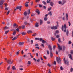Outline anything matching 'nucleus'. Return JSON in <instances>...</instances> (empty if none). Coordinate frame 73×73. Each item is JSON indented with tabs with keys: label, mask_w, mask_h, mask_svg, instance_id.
<instances>
[{
	"label": "nucleus",
	"mask_w": 73,
	"mask_h": 73,
	"mask_svg": "<svg viewBox=\"0 0 73 73\" xmlns=\"http://www.w3.org/2000/svg\"><path fill=\"white\" fill-rule=\"evenodd\" d=\"M22 6H17L16 7V8L14 9L15 11H16V9H19V11H21V8Z\"/></svg>",
	"instance_id": "obj_4"
},
{
	"label": "nucleus",
	"mask_w": 73,
	"mask_h": 73,
	"mask_svg": "<svg viewBox=\"0 0 73 73\" xmlns=\"http://www.w3.org/2000/svg\"><path fill=\"white\" fill-rule=\"evenodd\" d=\"M48 49L50 51V52H52V47L51 46H50V45H48Z\"/></svg>",
	"instance_id": "obj_10"
},
{
	"label": "nucleus",
	"mask_w": 73,
	"mask_h": 73,
	"mask_svg": "<svg viewBox=\"0 0 73 73\" xmlns=\"http://www.w3.org/2000/svg\"><path fill=\"white\" fill-rule=\"evenodd\" d=\"M52 9V7H50L48 9V11H50Z\"/></svg>",
	"instance_id": "obj_39"
},
{
	"label": "nucleus",
	"mask_w": 73,
	"mask_h": 73,
	"mask_svg": "<svg viewBox=\"0 0 73 73\" xmlns=\"http://www.w3.org/2000/svg\"><path fill=\"white\" fill-rule=\"evenodd\" d=\"M68 44H69V45H70V44H72V42H71V41H69Z\"/></svg>",
	"instance_id": "obj_47"
},
{
	"label": "nucleus",
	"mask_w": 73,
	"mask_h": 73,
	"mask_svg": "<svg viewBox=\"0 0 73 73\" xmlns=\"http://www.w3.org/2000/svg\"><path fill=\"white\" fill-rule=\"evenodd\" d=\"M19 54V51L17 52H16V54L17 56Z\"/></svg>",
	"instance_id": "obj_46"
},
{
	"label": "nucleus",
	"mask_w": 73,
	"mask_h": 73,
	"mask_svg": "<svg viewBox=\"0 0 73 73\" xmlns=\"http://www.w3.org/2000/svg\"><path fill=\"white\" fill-rule=\"evenodd\" d=\"M59 32H60V31H59V30H56V31L54 34V35L56 36V35H57V34H58V33H59Z\"/></svg>",
	"instance_id": "obj_9"
},
{
	"label": "nucleus",
	"mask_w": 73,
	"mask_h": 73,
	"mask_svg": "<svg viewBox=\"0 0 73 73\" xmlns=\"http://www.w3.org/2000/svg\"><path fill=\"white\" fill-rule=\"evenodd\" d=\"M5 10H6V11H8V7H5Z\"/></svg>",
	"instance_id": "obj_49"
},
{
	"label": "nucleus",
	"mask_w": 73,
	"mask_h": 73,
	"mask_svg": "<svg viewBox=\"0 0 73 73\" xmlns=\"http://www.w3.org/2000/svg\"><path fill=\"white\" fill-rule=\"evenodd\" d=\"M40 25H42L43 23V21L42 20H40Z\"/></svg>",
	"instance_id": "obj_13"
},
{
	"label": "nucleus",
	"mask_w": 73,
	"mask_h": 73,
	"mask_svg": "<svg viewBox=\"0 0 73 73\" xmlns=\"http://www.w3.org/2000/svg\"><path fill=\"white\" fill-rule=\"evenodd\" d=\"M30 10H31L30 9H29L28 10V15H29V14L30 13H31V12H30Z\"/></svg>",
	"instance_id": "obj_37"
},
{
	"label": "nucleus",
	"mask_w": 73,
	"mask_h": 73,
	"mask_svg": "<svg viewBox=\"0 0 73 73\" xmlns=\"http://www.w3.org/2000/svg\"><path fill=\"white\" fill-rule=\"evenodd\" d=\"M56 23L57 24V26L58 27V24H59V22H56Z\"/></svg>",
	"instance_id": "obj_50"
},
{
	"label": "nucleus",
	"mask_w": 73,
	"mask_h": 73,
	"mask_svg": "<svg viewBox=\"0 0 73 73\" xmlns=\"http://www.w3.org/2000/svg\"><path fill=\"white\" fill-rule=\"evenodd\" d=\"M48 14V15H50L51 16H52V11H49Z\"/></svg>",
	"instance_id": "obj_16"
},
{
	"label": "nucleus",
	"mask_w": 73,
	"mask_h": 73,
	"mask_svg": "<svg viewBox=\"0 0 73 73\" xmlns=\"http://www.w3.org/2000/svg\"><path fill=\"white\" fill-rule=\"evenodd\" d=\"M11 60L10 59H9L7 60V63L8 64H11Z\"/></svg>",
	"instance_id": "obj_18"
},
{
	"label": "nucleus",
	"mask_w": 73,
	"mask_h": 73,
	"mask_svg": "<svg viewBox=\"0 0 73 73\" xmlns=\"http://www.w3.org/2000/svg\"><path fill=\"white\" fill-rule=\"evenodd\" d=\"M72 36L73 37V31H72Z\"/></svg>",
	"instance_id": "obj_64"
},
{
	"label": "nucleus",
	"mask_w": 73,
	"mask_h": 73,
	"mask_svg": "<svg viewBox=\"0 0 73 73\" xmlns=\"http://www.w3.org/2000/svg\"><path fill=\"white\" fill-rule=\"evenodd\" d=\"M9 12H10V11L9 10H8V12L7 13V15H8V14L9 13Z\"/></svg>",
	"instance_id": "obj_58"
},
{
	"label": "nucleus",
	"mask_w": 73,
	"mask_h": 73,
	"mask_svg": "<svg viewBox=\"0 0 73 73\" xmlns=\"http://www.w3.org/2000/svg\"><path fill=\"white\" fill-rule=\"evenodd\" d=\"M44 19L45 21H46V20H48V18H47L46 17H44Z\"/></svg>",
	"instance_id": "obj_33"
},
{
	"label": "nucleus",
	"mask_w": 73,
	"mask_h": 73,
	"mask_svg": "<svg viewBox=\"0 0 73 73\" xmlns=\"http://www.w3.org/2000/svg\"><path fill=\"white\" fill-rule=\"evenodd\" d=\"M12 69L13 70H16V67H15L14 66H13V67H12Z\"/></svg>",
	"instance_id": "obj_31"
},
{
	"label": "nucleus",
	"mask_w": 73,
	"mask_h": 73,
	"mask_svg": "<svg viewBox=\"0 0 73 73\" xmlns=\"http://www.w3.org/2000/svg\"><path fill=\"white\" fill-rule=\"evenodd\" d=\"M66 19L68 21V13L66 14Z\"/></svg>",
	"instance_id": "obj_11"
},
{
	"label": "nucleus",
	"mask_w": 73,
	"mask_h": 73,
	"mask_svg": "<svg viewBox=\"0 0 73 73\" xmlns=\"http://www.w3.org/2000/svg\"><path fill=\"white\" fill-rule=\"evenodd\" d=\"M49 3H50V5L51 7H53V5H54V3H53V2H50L51 0H49Z\"/></svg>",
	"instance_id": "obj_6"
},
{
	"label": "nucleus",
	"mask_w": 73,
	"mask_h": 73,
	"mask_svg": "<svg viewBox=\"0 0 73 73\" xmlns=\"http://www.w3.org/2000/svg\"><path fill=\"white\" fill-rule=\"evenodd\" d=\"M36 33H35V34H34L32 35V36H36Z\"/></svg>",
	"instance_id": "obj_52"
},
{
	"label": "nucleus",
	"mask_w": 73,
	"mask_h": 73,
	"mask_svg": "<svg viewBox=\"0 0 73 73\" xmlns=\"http://www.w3.org/2000/svg\"><path fill=\"white\" fill-rule=\"evenodd\" d=\"M32 31L31 30H28L27 31V33H32Z\"/></svg>",
	"instance_id": "obj_19"
},
{
	"label": "nucleus",
	"mask_w": 73,
	"mask_h": 73,
	"mask_svg": "<svg viewBox=\"0 0 73 73\" xmlns=\"http://www.w3.org/2000/svg\"><path fill=\"white\" fill-rule=\"evenodd\" d=\"M8 28H9V27H7V26H5L4 27V30H6V29H8Z\"/></svg>",
	"instance_id": "obj_23"
},
{
	"label": "nucleus",
	"mask_w": 73,
	"mask_h": 73,
	"mask_svg": "<svg viewBox=\"0 0 73 73\" xmlns=\"http://www.w3.org/2000/svg\"><path fill=\"white\" fill-rule=\"evenodd\" d=\"M71 72H73V68L72 67L70 69Z\"/></svg>",
	"instance_id": "obj_45"
},
{
	"label": "nucleus",
	"mask_w": 73,
	"mask_h": 73,
	"mask_svg": "<svg viewBox=\"0 0 73 73\" xmlns=\"http://www.w3.org/2000/svg\"><path fill=\"white\" fill-rule=\"evenodd\" d=\"M22 29H24L25 28V25H22Z\"/></svg>",
	"instance_id": "obj_43"
},
{
	"label": "nucleus",
	"mask_w": 73,
	"mask_h": 73,
	"mask_svg": "<svg viewBox=\"0 0 73 73\" xmlns=\"http://www.w3.org/2000/svg\"><path fill=\"white\" fill-rule=\"evenodd\" d=\"M65 3H66V1L64 0H63L62 2L63 4H64Z\"/></svg>",
	"instance_id": "obj_32"
},
{
	"label": "nucleus",
	"mask_w": 73,
	"mask_h": 73,
	"mask_svg": "<svg viewBox=\"0 0 73 73\" xmlns=\"http://www.w3.org/2000/svg\"><path fill=\"white\" fill-rule=\"evenodd\" d=\"M20 70L22 71V70H24V69L23 68H19Z\"/></svg>",
	"instance_id": "obj_63"
},
{
	"label": "nucleus",
	"mask_w": 73,
	"mask_h": 73,
	"mask_svg": "<svg viewBox=\"0 0 73 73\" xmlns=\"http://www.w3.org/2000/svg\"><path fill=\"white\" fill-rule=\"evenodd\" d=\"M39 26V25H38V23H36L35 24L36 27H38Z\"/></svg>",
	"instance_id": "obj_21"
},
{
	"label": "nucleus",
	"mask_w": 73,
	"mask_h": 73,
	"mask_svg": "<svg viewBox=\"0 0 73 73\" xmlns=\"http://www.w3.org/2000/svg\"><path fill=\"white\" fill-rule=\"evenodd\" d=\"M40 40L41 41H42V43H43V44H45V43L46 42V41L44 40L42 38H40Z\"/></svg>",
	"instance_id": "obj_7"
},
{
	"label": "nucleus",
	"mask_w": 73,
	"mask_h": 73,
	"mask_svg": "<svg viewBox=\"0 0 73 73\" xmlns=\"http://www.w3.org/2000/svg\"><path fill=\"white\" fill-rule=\"evenodd\" d=\"M28 14V13L26 12H24V15L26 16H27V15Z\"/></svg>",
	"instance_id": "obj_22"
},
{
	"label": "nucleus",
	"mask_w": 73,
	"mask_h": 73,
	"mask_svg": "<svg viewBox=\"0 0 73 73\" xmlns=\"http://www.w3.org/2000/svg\"><path fill=\"white\" fill-rule=\"evenodd\" d=\"M22 35H25L26 34V33H25L24 32H22L21 33Z\"/></svg>",
	"instance_id": "obj_30"
},
{
	"label": "nucleus",
	"mask_w": 73,
	"mask_h": 73,
	"mask_svg": "<svg viewBox=\"0 0 73 73\" xmlns=\"http://www.w3.org/2000/svg\"><path fill=\"white\" fill-rule=\"evenodd\" d=\"M56 59L58 62V64H60V63H61V59L60 58H58V57H57Z\"/></svg>",
	"instance_id": "obj_5"
},
{
	"label": "nucleus",
	"mask_w": 73,
	"mask_h": 73,
	"mask_svg": "<svg viewBox=\"0 0 73 73\" xmlns=\"http://www.w3.org/2000/svg\"><path fill=\"white\" fill-rule=\"evenodd\" d=\"M40 46H42V47H43V48H44V45L43 44H41Z\"/></svg>",
	"instance_id": "obj_26"
},
{
	"label": "nucleus",
	"mask_w": 73,
	"mask_h": 73,
	"mask_svg": "<svg viewBox=\"0 0 73 73\" xmlns=\"http://www.w3.org/2000/svg\"><path fill=\"white\" fill-rule=\"evenodd\" d=\"M9 32V30H7V31H6L5 32V34H7L8 32Z\"/></svg>",
	"instance_id": "obj_41"
},
{
	"label": "nucleus",
	"mask_w": 73,
	"mask_h": 73,
	"mask_svg": "<svg viewBox=\"0 0 73 73\" xmlns=\"http://www.w3.org/2000/svg\"><path fill=\"white\" fill-rule=\"evenodd\" d=\"M16 35V31H14L13 33V35Z\"/></svg>",
	"instance_id": "obj_35"
},
{
	"label": "nucleus",
	"mask_w": 73,
	"mask_h": 73,
	"mask_svg": "<svg viewBox=\"0 0 73 73\" xmlns=\"http://www.w3.org/2000/svg\"><path fill=\"white\" fill-rule=\"evenodd\" d=\"M58 41L60 43L61 42V39L60 38H59L58 39Z\"/></svg>",
	"instance_id": "obj_27"
},
{
	"label": "nucleus",
	"mask_w": 73,
	"mask_h": 73,
	"mask_svg": "<svg viewBox=\"0 0 73 73\" xmlns=\"http://www.w3.org/2000/svg\"><path fill=\"white\" fill-rule=\"evenodd\" d=\"M38 5H39L40 8H41V7H42V5H41V4L40 5V4H39Z\"/></svg>",
	"instance_id": "obj_44"
},
{
	"label": "nucleus",
	"mask_w": 73,
	"mask_h": 73,
	"mask_svg": "<svg viewBox=\"0 0 73 73\" xmlns=\"http://www.w3.org/2000/svg\"><path fill=\"white\" fill-rule=\"evenodd\" d=\"M16 30L17 31H18V32H19V31H20L19 29V28H18L16 29Z\"/></svg>",
	"instance_id": "obj_48"
},
{
	"label": "nucleus",
	"mask_w": 73,
	"mask_h": 73,
	"mask_svg": "<svg viewBox=\"0 0 73 73\" xmlns=\"http://www.w3.org/2000/svg\"><path fill=\"white\" fill-rule=\"evenodd\" d=\"M24 42H20L19 43V45H24Z\"/></svg>",
	"instance_id": "obj_15"
},
{
	"label": "nucleus",
	"mask_w": 73,
	"mask_h": 73,
	"mask_svg": "<svg viewBox=\"0 0 73 73\" xmlns=\"http://www.w3.org/2000/svg\"><path fill=\"white\" fill-rule=\"evenodd\" d=\"M42 3H43V4H44V5H45V4H46V2H45L44 1H43L42 2Z\"/></svg>",
	"instance_id": "obj_61"
},
{
	"label": "nucleus",
	"mask_w": 73,
	"mask_h": 73,
	"mask_svg": "<svg viewBox=\"0 0 73 73\" xmlns=\"http://www.w3.org/2000/svg\"><path fill=\"white\" fill-rule=\"evenodd\" d=\"M35 40H40V38H35Z\"/></svg>",
	"instance_id": "obj_38"
},
{
	"label": "nucleus",
	"mask_w": 73,
	"mask_h": 73,
	"mask_svg": "<svg viewBox=\"0 0 73 73\" xmlns=\"http://www.w3.org/2000/svg\"><path fill=\"white\" fill-rule=\"evenodd\" d=\"M50 23V21H47V24H49Z\"/></svg>",
	"instance_id": "obj_42"
},
{
	"label": "nucleus",
	"mask_w": 73,
	"mask_h": 73,
	"mask_svg": "<svg viewBox=\"0 0 73 73\" xmlns=\"http://www.w3.org/2000/svg\"><path fill=\"white\" fill-rule=\"evenodd\" d=\"M28 62L27 63V64L28 65H27V66H29V65H31V61H28Z\"/></svg>",
	"instance_id": "obj_25"
},
{
	"label": "nucleus",
	"mask_w": 73,
	"mask_h": 73,
	"mask_svg": "<svg viewBox=\"0 0 73 73\" xmlns=\"http://www.w3.org/2000/svg\"><path fill=\"white\" fill-rule=\"evenodd\" d=\"M50 52V56L51 57H53V54H52V51Z\"/></svg>",
	"instance_id": "obj_28"
},
{
	"label": "nucleus",
	"mask_w": 73,
	"mask_h": 73,
	"mask_svg": "<svg viewBox=\"0 0 73 73\" xmlns=\"http://www.w3.org/2000/svg\"><path fill=\"white\" fill-rule=\"evenodd\" d=\"M58 3L59 4H62V2L59 1L58 2Z\"/></svg>",
	"instance_id": "obj_55"
},
{
	"label": "nucleus",
	"mask_w": 73,
	"mask_h": 73,
	"mask_svg": "<svg viewBox=\"0 0 73 73\" xmlns=\"http://www.w3.org/2000/svg\"><path fill=\"white\" fill-rule=\"evenodd\" d=\"M57 45L58 46V48L60 50H62V46L59 45V44H58V43L57 44Z\"/></svg>",
	"instance_id": "obj_8"
},
{
	"label": "nucleus",
	"mask_w": 73,
	"mask_h": 73,
	"mask_svg": "<svg viewBox=\"0 0 73 73\" xmlns=\"http://www.w3.org/2000/svg\"><path fill=\"white\" fill-rule=\"evenodd\" d=\"M60 69H61V70H63V69H64V68H62V67L61 66L60 67Z\"/></svg>",
	"instance_id": "obj_51"
},
{
	"label": "nucleus",
	"mask_w": 73,
	"mask_h": 73,
	"mask_svg": "<svg viewBox=\"0 0 73 73\" xmlns=\"http://www.w3.org/2000/svg\"><path fill=\"white\" fill-rule=\"evenodd\" d=\"M56 45H54L53 46V48L54 49H54H55V48H56Z\"/></svg>",
	"instance_id": "obj_36"
},
{
	"label": "nucleus",
	"mask_w": 73,
	"mask_h": 73,
	"mask_svg": "<svg viewBox=\"0 0 73 73\" xmlns=\"http://www.w3.org/2000/svg\"><path fill=\"white\" fill-rule=\"evenodd\" d=\"M54 26H53V27H51V28L52 29H54Z\"/></svg>",
	"instance_id": "obj_54"
},
{
	"label": "nucleus",
	"mask_w": 73,
	"mask_h": 73,
	"mask_svg": "<svg viewBox=\"0 0 73 73\" xmlns=\"http://www.w3.org/2000/svg\"><path fill=\"white\" fill-rule=\"evenodd\" d=\"M63 61L65 64H66V65H68L69 64L68 60H65V58H63Z\"/></svg>",
	"instance_id": "obj_3"
},
{
	"label": "nucleus",
	"mask_w": 73,
	"mask_h": 73,
	"mask_svg": "<svg viewBox=\"0 0 73 73\" xmlns=\"http://www.w3.org/2000/svg\"><path fill=\"white\" fill-rule=\"evenodd\" d=\"M64 25H62L61 27L62 29V31H64V32H66V28H67V27L66 26V24H64Z\"/></svg>",
	"instance_id": "obj_1"
},
{
	"label": "nucleus",
	"mask_w": 73,
	"mask_h": 73,
	"mask_svg": "<svg viewBox=\"0 0 73 73\" xmlns=\"http://www.w3.org/2000/svg\"><path fill=\"white\" fill-rule=\"evenodd\" d=\"M51 71L50 70V69L49 70V72L48 73H51Z\"/></svg>",
	"instance_id": "obj_62"
},
{
	"label": "nucleus",
	"mask_w": 73,
	"mask_h": 73,
	"mask_svg": "<svg viewBox=\"0 0 73 73\" xmlns=\"http://www.w3.org/2000/svg\"><path fill=\"white\" fill-rule=\"evenodd\" d=\"M57 29V26H54V29Z\"/></svg>",
	"instance_id": "obj_34"
},
{
	"label": "nucleus",
	"mask_w": 73,
	"mask_h": 73,
	"mask_svg": "<svg viewBox=\"0 0 73 73\" xmlns=\"http://www.w3.org/2000/svg\"><path fill=\"white\" fill-rule=\"evenodd\" d=\"M69 58H70L72 60H73V58H72V55L71 54H69Z\"/></svg>",
	"instance_id": "obj_14"
},
{
	"label": "nucleus",
	"mask_w": 73,
	"mask_h": 73,
	"mask_svg": "<svg viewBox=\"0 0 73 73\" xmlns=\"http://www.w3.org/2000/svg\"><path fill=\"white\" fill-rule=\"evenodd\" d=\"M29 3V2H26L25 3V7H28V4Z\"/></svg>",
	"instance_id": "obj_17"
},
{
	"label": "nucleus",
	"mask_w": 73,
	"mask_h": 73,
	"mask_svg": "<svg viewBox=\"0 0 73 73\" xmlns=\"http://www.w3.org/2000/svg\"><path fill=\"white\" fill-rule=\"evenodd\" d=\"M35 12L36 13H37L38 15H39L40 14V11H39V10H38V9H36V10L35 11Z\"/></svg>",
	"instance_id": "obj_12"
},
{
	"label": "nucleus",
	"mask_w": 73,
	"mask_h": 73,
	"mask_svg": "<svg viewBox=\"0 0 73 73\" xmlns=\"http://www.w3.org/2000/svg\"><path fill=\"white\" fill-rule=\"evenodd\" d=\"M60 37V36H59L58 35H57L56 36V37L57 38H59Z\"/></svg>",
	"instance_id": "obj_56"
},
{
	"label": "nucleus",
	"mask_w": 73,
	"mask_h": 73,
	"mask_svg": "<svg viewBox=\"0 0 73 73\" xmlns=\"http://www.w3.org/2000/svg\"><path fill=\"white\" fill-rule=\"evenodd\" d=\"M16 39H17V38H16V37H14L12 39V40H13V41H14V40H15Z\"/></svg>",
	"instance_id": "obj_29"
},
{
	"label": "nucleus",
	"mask_w": 73,
	"mask_h": 73,
	"mask_svg": "<svg viewBox=\"0 0 73 73\" xmlns=\"http://www.w3.org/2000/svg\"><path fill=\"white\" fill-rule=\"evenodd\" d=\"M66 34L67 36H68V35H69V31H68V30H67L66 31Z\"/></svg>",
	"instance_id": "obj_20"
},
{
	"label": "nucleus",
	"mask_w": 73,
	"mask_h": 73,
	"mask_svg": "<svg viewBox=\"0 0 73 73\" xmlns=\"http://www.w3.org/2000/svg\"><path fill=\"white\" fill-rule=\"evenodd\" d=\"M24 24H25V25H27V24L28 23H27V21H25L24 22Z\"/></svg>",
	"instance_id": "obj_40"
},
{
	"label": "nucleus",
	"mask_w": 73,
	"mask_h": 73,
	"mask_svg": "<svg viewBox=\"0 0 73 73\" xmlns=\"http://www.w3.org/2000/svg\"><path fill=\"white\" fill-rule=\"evenodd\" d=\"M43 57H44V58H45V59H46V60L47 59V58H46V57L45 56H44Z\"/></svg>",
	"instance_id": "obj_57"
},
{
	"label": "nucleus",
	"mask_w": 73,
	"mask_h": 73,
	"mask_svg": "<svg viewBox=\"0 0 73 73\" xmlns=\"http://www.w3.org/2000/svg\"><path fill=\"white\" fill-rule=\"evenodd\" d=\"M18 36H19V34H18L17 35V36H16L15 37H16V38H18Z\"/></svg>",
	"instance_id": "obj_59"
},
{
	"label": "nucleus",
	"mask_w": 73,
	"mask_h": 73,
	"mask_svg": "<svg viewBox=\"0 0 73 73\" xmlns=\"http://www.w3.org/2000/svg\"><path fill=\"white\" fill-rule=\"evenodd\" d=\"M35 46H38V44H35Z\"/></svg>",
	"instance_id": "obj_60"
},
{
	"label": "nucleus",
	"mask_w": 73,
	"mask_h": 73,
	"mask_svg": "<svg viewBox=\"0 0 73 73\" xmlns=\"http://www.w3.org/2000/svg\"><path fill=\"white\" fill-rule=\"evenodd\" d=\"M4 1L3 0H2L0 1V8L1 9H3V4H4Z\"/></svg>",
	"instance_id": "obj_2"
},
{
	"label": "nucleus",
	"mask_w": 73,
	"mask_h": 73,
	"mask_svg": "<svg viewBox=\"0 0 73 73\" xmlns=\"http://www.w3.org/2000/svg\"><path fill=\"white\" fill-rule=\"evenodd\" d=\"M71 54H73V50H71L70 52Z\"/></svg>",
	"instance_id": "obj_53"
},
{
	"label": "nucleus",
	"mask_w": 73,
	"mask_h": 73,
	"mask_svg": "<svg viewBox=\"0 0 73 73\" xmlns=\"http://www.w3.org/2000/svg\"><path fill=\"white\" fill-rule=\"evenodd\" d=\"M51 39L52 40V41H54V40H55V38H54L53 37H52L51 38Z\"/></svg>",
	"instance_id": "obj_24"
}]
</instances>
